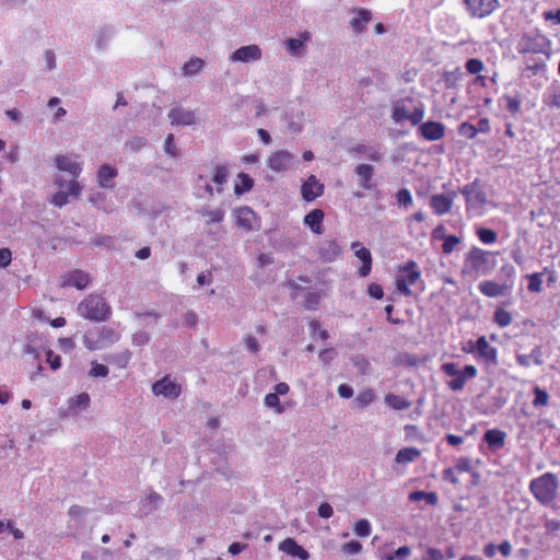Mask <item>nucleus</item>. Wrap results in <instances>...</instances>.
<instances>
[{"label":"nucleus","mask_w":560,"mask_h":560,"mask_svg":"<svg viewBox=\"0 0 560 560\" xmlns=\"http://www.w3.org/2000/svg\"><path fill=\"white\" fill-rule=\"evenodd\" d=\"M89 513V509H85L80 505H72L70 506L68 514L73 520H79L82 516L86 515Z\"/></svg>","instance_id":"nucleus-62"},{"label":"nucleus","mask_w":560,"mask_h":560,"mask_svg":"<svg viewBox=\"0 0 560 560\" xmlns=\"http://www.w3.org/2000/svg\"><path fill=\"white\" fill-rule=\"evenodd\" d=\"M515 268L504 265L499 273V281H492V298L506 296L514 287Z\"/></svg>","instance_id":"nucleus-7"},{"label":"nucleus","mask_w":560,"mask_h":560,"mask_svg":"<svg viewBox=\"0 0 560 560\" xmlns=\"http://www.w3.org/2000/svg\"><path fill=\"white\" fill-rule=\"evenodd\" d=\"M458 132L460 136L472 139L478 132L477 126L470 122L459 125Z\"/></svg>","instance_id":"nucleus-48"},{"label":"nucleus","mask_w":560,"mask_h":560,"mask_svg":"<svg viewBox=\"0 0 560 560\" xmlns=\"http://www.w3.org/2000/svg\"><path fill=\"white\" fill-rule=\"evenodd\" d=\"M353 364L361 374H368L370 371V363L364 357H355Z\"/></svg>","instance_id":"nucleus-58"},{"label":"nucleus","mask_w":560,"mask_h":560,"mask_svg":"<svg viewBox=\"0 0 560 560\" xmlns=\"http://www.w3.org/2000/svg\"><path fill=\"white\" fill-rule=\"evenodd\" d=\"M173 126H191L197 122L196 112L183 107H174L168 113Z\"/></svg>","instance_id":"nucleus-14"},{"label":"nucleus","mask_w":560,"mask_h":560,"mask_svg":"<svg viewBox=\"0 0 560 560\" xmlns=\"http://www.w3.org/2000/svg\"><path fill=\"white\" fill-rule=\"evenodd\" d=\"M457 192L450 190L445 194H434L430 197V207L436 215H443L451 211Z\"/></svg>","instance_id":"nucleus-10"},{"label":"nucleus","mask_w":560,"mask_h":560,"mask_svg":"<svg viewBox=\"0 0 560 560\" xmlns=\"http://www.w3.org/2000/svg\"><path fill=\"white\" fill-rule=\"evenodd\" d=\"M47 354V363L50 365V368L56 371L60 368L61 365V359L59 355L55 354L51 350H48L46 352Z\"/></svg>","instance_id":"nucleus-64"},{"label":"nucleus","mask_w":560,"mask_h":560,"mask_svg":"<svg viewBox=\"0 0 560 560\" xmlns=\"http://www.w3.org/2000/svg\"><path fill=\"white\" fill-rule=\"evenodd\" d=\"M471 15L483 18L490 13V0H465Z\"/></svg>","instance_id":"nucleus-30"},{"label":"nucleus","mask_w":560,"mask_h":560,"mask_svg":"<svg viewBox=\"0 0 560 560\" xmlns=\"http://www.w3.org/2000/svg\"><path fill=\"white\" fill-rule=\"evenodd\" d=\"M90 405V396L88 393H81L78 396L69 399V411L60 412L62 417L70 415H78L79 411L85 410Z\"/></svg>","instance_id":"nucleus-26"},{"label":"nucleus","mask_w":560,"mask_h":560,"mask_svg":"<svg viewBox=\"0 0 560 560\" xmlns=\"http://www.w3.org/2000/svg\"><path fill=\"white\" fill-rule=\"evenodd\" d=\"M534 395H535V398L533 400L534 407L547 406L548 405L549 394L545 389L536 386L534 388Z\"/></svg>","instance_id":"nucleus-47"},{"label":"nucleus","mask_w":560,"mask_h":560,"mask_svg":"<svg viewBox=\"0 0 560 560\" xmlns=\"http://www.w3.org/2000/svg\"><path fill=\"white\" fill-rule=\"evenodd\" d=\"M238 179L241 180V185L236 184L234 187L235 195H243L246 191H249L254 186V180L249 177V175L245 173L238 174Z\"/></svg>","instance_id":"nucleus-43"},{"label":"nucleus","mask_w":560,"mask_h":560,"mask_svg":"<svg viewBox=\"0 0 560 560\" xmlns=\"http://www.w3.org/2000/svg\"><path fill=\"white\" fill-rule=\"evenodd\" d=\"M266 407L275 409L277 413L284 412V407L280 404L279 396L275 393H269L264 398Z\"/></svg>","instance_id":"nucleus-44"},{"label":"nucleus","mask_w":560,"mask_h":560,"mask_svg":"<svg viewBox=\"0 0 560 560\" xmlns=\"http://www.w3.org/2000/svg\"><path fill=\"white\" fill-rule=\"evenodd\" d=\"M460 240L459 237L455 235H448L445 237L444 243L442 245V249L445 254H451L454 249V247L459 244Z\"/></svg>","instance_id":"nucleus-55"},{"label":"nucleus","mask_w":560,"mask_h":560,"mask_svg":"<svg viewBox=\"0 0 560 560\" xmlns=\"http://www.w3.org/2000/svg\"><path fill=\"white\" fill-rule=\"evenodd\" d=\"M200 214L206 218V224H212V223H220L223 219H224V215H225V212L223 209H208V208H202L200 210Z\"/></svg>","instance_id":"nucleus-38"},{"label":"nucleus","mask_w":560,"mask_h":560,"mask_svg":"<svg viewBox=\"0 0 560 560\" xmlns=\"http://www.w3.org/2000/svg\"><path fill=\"white\" fill-rule=\"evenodd\" d=\"M55 164L60 172L68 173L73 178L79 177L82 172L81 164L72 155H57Z\"/></svg>","instance_id":"nucleus-15"},{"label":"nucleus","mask_w":560,"mask_h":560,"mask_svg":"<svg viewBox=\"0 0 560 560\" xmlns=\"http://www.w3.org/2000/svg\"><path fill=\"white\" fill-rule=\"evenodd\" d=\"M302 196L306 201H313L324 192V185L314 175H311L301 188Z\"/></svg>","instance_id":"nucleus-18"},{"label":"nucleus","mask_w":560,"mask_h":560,"mask_svg":"<svg viewBox=\"0 0 560 560\" xmlns=\"http://www.w3.org/2000/svg\"><path fill=\"white\" fill-rule=\"evenodd\" d=\"M117 170L110 165L104 164L97 171V182L103 188H113L115 186L114 179L117 176Z\"/></svg>","instance_id":"nucleus-25"},{"label":"nucleus","mask_w":560,"mask_h":560,"mask_svg":"<svg viewBox=\"0 0 560 560\" xmlns=\"http://www.w3.org/2000/svg\"><path fill=\"white\" fill-rule=\"evenodd\" d=\"M354 533L360 537H368L371 534V524L368 520H360L354 526Z\"/></svg>","instance_id":"nucleus-49"},{"label":"nucleus","mask_w":560,"mask_h":560,"mask_svg":"<svg viewBox=\"0 0 560 560\" xmlns=\"http://www.w3.org/2000/svg\"><path fill=\"white\" fill-rule=\"evenodd\" d=\"M418 131L425 140L436 141L445 136V126L440 121H427L419 125Z\"/></svg>","instance_id":"nucleus-17"},{"label":"nucleus","mask_w":560,"mask_h":560,"mask_svg":"<svg viewBox=\"0 0 560 560\" xmlns=\"http://www.w3.org/2000/svg\"><path fill=\"white\" fill-rule=\"evenodd\" d=\"M460 192L465 196L468 209H481L487 203V195L476 180L464 186Z\"/></svg>","instance_id":"nucleus-8"},{"label":"nucleus","mask_w":560,"mask_h":560,"mask_svg":"<svg viewBox=\"0 0 560 560\" xmlns=\"http://www.w3.org/2000/svg\"><path fill=\"white\" fill-rule=\"evenodd\" d=\"M542 277L544 275L541 272H534L526 275V278L528 280L527 289L530 292L539 293L542 291Z\"/></svg>","instance_id":"nucleus-42"},{"label":"nucleus","mask_w":560,"mask_h":560,"mask_svg":"<svg viewBox=\"0 0 560 560\" xmlns=\"http://www.w3.org/2000/svg\"><path fill=\"white\" fill-rule=\"evenodd\" d=\"M279 549L292 557H298L301 560H307L310 553L292 538H287L279 545Z\"/></svg>","instance_id":"nucleus-22"},{"label":"nucleus","mask_w":560,"mask_h":560,"mask_svg":"<svg viewBox=\"0 0 560 560\" xmlns=\"http://www.w3.org/2000/svg\"><path fill=\"white\" fill-rule=\"evenodd\" d=\"M152 392L156 396L161 395L166 398L175 399L180 394V386L168 376H165L152 385Z\"/></svg>","instance_id":"nucleus-12"},{"label":"nucleus","mask_w":560,"mask_h":560,"mask_svg":"<svg viewBox=\"0 0 560 560\" xmlns=\"http://www.w3.org/2000/svg\"><path fill=\"white\" fill-rule=\"evenodd\" d=\"M400 271L406 273V277L404 278L406 279L408 285L416 284L421 277V272L417 269V264L413 260H410L405 266H402Z\"/></svg>","instance_id":"nucleus-35"},{"label":"nucleus","mask_w":560,"mask_h":560,"mask_svg":"<svg viewBox=\"0 0 560 560\" xmlns=\"http://www.w3.org/2000/svg\"><path fill=\"white\" fill-rule=\"evenodd\" d=\"M547 60L548 59H541L535 55L525 56L523 59L524 67L522 68V77L529 79L533 75L545 74L547 71Z\"/></svg>","instance_id":"nucleus-11"},{"label":"nucleus","mask_w":560,"mask_h":560,"mask_svg":"<svg viewBox=\"0 0 560 560\" xmlns=\"http://www.w3.org/2000/svg\"><path fill=\"white\" fill-rule=\"evenodd\" d=\"M396 197L399 206L407 208L412 203L411 192L407 188L398 190Z\"/></svg>","instance_id":"nucleus-50"},{"label":"nucleus","mask_w":560,"mask_h":560,"mask_svg":"<svg viewBox=\"0 0 560 560\" xmlns=\"http://www.w3.org/2000/svg\"><path fill=\"white\" fill-rule=\"evenodd\" d=\"M421 452L416 447H405L399 450L395 456L397 464H408L420 457Z\"/></svg>","instance_id":"nucleus-34"},{"label":"nucleus","mask_w":560,"mask_h":560,"mask_svg":"<svg viewBox=\"0 0 560 560\" xmlns=\"http://www.w3.org/2000/svg\"><path fill=\"white\" fill-rule=\"evenodd\" d=\"M463 349L468 352L480 354L485 358L490 357L489 345L485 336H481L476 341L468 340Z\"/></svg>","instance_id":"nucleus-29"},{"label":"nucleus","mask_w":560,"mask_h":560,"mask_svg":"<svg viewBox=\"0 0 560 560\" xmlns=\"http://www.w3.org/2000/svg\"><path fill=\"white\" fill-rule=\"evenodd\" d=\"M262 57V51L259 48L258 45H247L243 46L235 51L232 52L230 56V60L233 62L240 61V62H252L260 60Z\"/></svg>","instance_id":"nucleus-13"},{"label":"nucleus","mask_w":560,"mask_h":560,"mask_svg":"<svg viewBox=\"0 0 560 560\" xmlns=\"http://www.w3.org/2000/svg\"><path fill=\"white\" fill-rule=\"evenodd\" d=\"M90 283V276L82 270H74L67 276H65V281L62 285H71L75 287L79 290H82L88 287Z\"/></svg>","instance_id":"nucleus-27"},{"label":"nucleus","mask_w":560,"mask_h":560,"mask_svg":"<svg viewBox=\"0 0 560 560\" xmlns=\"http://www.w3.org/2000/svg\"><path fill=\"white\" fill-rule=\"evenodd\" d=\"M351 248L355 249V256L362 261V266L359 269V276L360 277H366L371 272L372 268V256L371 252L366 248L360 245L359 242H353L351 244Z\"/></svg>","instance_id":"nucleus-20"},{"label":"nucleus","mask_w":560,"mask_h":560,"mask_svg":"<svg viewBox=\"0 0 560 560\" xmlns=\"http://www.w3.org/2000/svg\"><path fill=\"white\" fill-rule=\"evenodd\" d=\"M516 49L518 54L524 55V57L541 54L546 56V59H549L551 56V43L542 35L522 36L516 45Z\"/></svg>","instance_id":"nucleus-4"},{"label":"nucleus","mask_w":560,"mask_h":560,"mask_svg":"<svg viewBox=\"0 0 560 560\" xmlns=\"http://www.w3.org/2000/svg\"><path fill=\"white\" fill-rule=\"evenodd\" d=\"M54 185L59 189L50 198V202L62 208L69 203V198L78 199L82 191V186L75 178L66 179L62 175H56L54 178Z\"/></svg>","instance_id":"nucleus-3"},{"label":"nucleus","mask_w":560,"mask_h":560,"mask_svg":"<svg viewBox=\"0 0 560 560\" xmlns=\"http://www.w3.org/2000/svg\"><path fill=\"white\" fill-rule=\"evenodd\" d=\"M541 347L536 346L529 354H517L516 361L522 366H529L530 362H534L536 365H541L544 363L541 359Z\"/></svg>","instance_id":"nucleus-32"},{"label":"nucleus","mask_w":560,"mask_h":560,"mask_svg":"<svg viewBox=\"0 0 560 560\" xmlns=\"http://www.w3.org/2000/svg\"><path fill=\"white\" fill-rule=\"evenodd\" d=\"M109 373V370L106 365L100 364L96 362L92 363V369L90 370L89 374L93 377H105Z\"/></svg>","instance_id":"nucleus-53"},{"label":"nucleus","mask_w":560,"mask_h":560,"mask_svg":"<svg viewBox=\"0 0 560 560\" xmlns=\"http://www.w3.org/2000/svg\"><path fill=\"white\" fill-rule=\"evenodd\" d=\"M512 314L503 307H497L493 314V322L500 327H506L512 323Z\"/></svg>","instance_id":"nucleus-41"},{"label":"nucleus","mask_w":560,"mask_h":560,"mask_svg":"<svg viewBox=\"0 0 560 560\" xmlns=\"http://www.w3.org/2000/svg\"><path fill=\"white\" fill-rule=\"evenodd\" d=\"M77 310L81 317L92 322H104L112 314L109 304L98 294H90L79 303Z\"/></svg>","instance_id":"nucleus-1"},{"label":"nucleus","mask_w":560,"mask_h":560,"mask_svg":"<svg viewBox=\"0 0 560 560\" xmlns=\"http://www.w3.org/2000/svg\"><path fill=\"white\" fill-rule=\"evenodd\" d=\"M410 109L404 101H398L393 105L392 118L395 124H400L408 119Z\"/></svg>","instance_id":"nucleus-36"},{"label":"nucleus","mask_w":560,"mask_h":560,"mask_svg":"<svg viewBox=\"0 0 560 560\" xmlns=\"http://www.w3.org/2000/svg\"><path fill=\"white\" fill-rule=\"evenodd\" d=\"M150 341V335L145 331H138L132 335V343L135 346H144Z\"/></svg>","instance_id":"nucleus-59"},{"label":"nucleus","mask_w":560,"mask_h":560,"mask_svg":"<svg viewBox=\"0 0 560 560\" xmlns=\"http://www.w3.org/2000/svg\"><path fill=\"white\" fill-rule=\"evenodd\" d=\"M340 246L335 240H325L318 246V255L324 261H332L340 255Z\"/></svg>","instance_id":"nucleus-21"},{"label":"nucleus","mask_w":560,"mask_h":560,"mask_svg":"<svg viewBox=\"0 0 560 560\" xmlns=\"http://www.w3.org/2000/svg\"><path fill=\"white\" fill-rule=\"evenodd\" d=\"M505 436V432L498 429H492V452L494 450L501 448L504 445Z\"/></svg>","instance_id":"nucleus-51"},{"label":"nucleus","mask_w":560,"mask_h":560,"mask_svg":"<svg viewBox=\"0 0 560 560\" xmlns=\"http://www.w3.org/2000/svg\"><path fill=\"white\" fill-rule=\"evenodd\" d=\"M441 370L446 375L453 377V380L447 383L453 392L462 390L467 380L475 377L477 374V370L474 365H466L462 371L458 364L454 362L442 364Z\"/></svg>","instance_id":"nucleus-5"},{"label":"nucleus","mask_w":560,"mask_h":560,"mask_svg":"<svg viewBox=\"0 0 560 560\" xmlns=\"http://www.w3.org/2000/svg\"><path fill=\"white\" fill-rule=\"evenodd\" d=\"M246 349L253 353H257L260 351V345L257 339L250 335L245 336L244 338Z\"/></svg>","instance_id":"nucleus-61"},{"label":"nucleus","mask_w":560,"mask_h":560,"mask_svg":"<svg viewBox=\"0 0 560 560\" xmlns=\"http://www.w3.org/2000/svg\"><path fill=\"white\" fill-rule=\"evenodd\" d=\"M229 176V170L225 165H218L212 176V182L218 185L217 191L221 194L223 191L222 185L226 183Z\"/></svg>","instance_id":"nucleus-40"},{"label":"nucleus","mask_w":560,"mask_h":560,"mask_svg":"<svg viewBox=\"0 0 560 560\" xmlns=\"http://www.w3.org/2000/svg\"><path fill=\"white\" fill-rule=\"evenodd\" d=\"M374 399H375V394H374L373 389L368 388L358 394V396L355 397V404L360 408H364V407L369 406Z\"/></svg>","instance_id":"nucleus-45"},{"label":"nucleus","mask_w":560,"mask_h":560,"mask_svg":"<svg viewBox=\"0 0 560 560\" xmlns=\"http://www.w3.org/2000/svg\"><path fill=\"white\" fill-rule=\"evenodd\" d=\"M148 144V140L143 137H133L126 145L133 152H138Z\"/></svg>","instance_id":"nucleus-52"},{"label":"nucleus","mask_w":560,"mask_h":560,"mask_svg":"<svg viewBox=\"0 0 560 560\" xmlns=\"http://www.w3.org/2000/svg\"><path fill=\"white\" fill-rule=\"evenodd\" d=\"M544 527L546 535L556 537L560 533V520L545 518Z\"/></svg>","instance_id":"nucleus-46"},{"label":"nucleus","mask_w":560,"mask_h":560,"mask_svg":"<svg viewBox=\"0 0 560 560\" xmlns=\"http://www.w3.org/2000/svg\"><path fill=\"white\" fill-rule=\"evenodd\" d=\"M354 173L360 178V186L363 189L371 190L374 188L372 177L374 175V167L370 164H359L354 168Z\"/></svg>","instance_id":"nucleus-24"},{"label":"nucleus","mask_w":560,"mask_h":560,"mask_svg":"<svg viewBox=\"0 0 560 560\" xmlns=\"http://www.w3.org/2000/svg\"><path fill=\"white\" fill-rule=\"evenodd\" d=\"M362 550V545L358 540H351L342 546V551L348 555H358Z\"/></svg>","instance_id":"nucleus-57"},{"label":"nucleus","mask_w":560,"mask_h":560,"mask_svg":"<svg viewBox=\"0 0 560 560\" xmlns=\"http://www.w3.org/2000/svg\"><path fill=\"white\" fill-rule=\"evenodd\" d=\"M324 219V212L320 209L312 210L304 218V223L310 226V229L316 233L322 234V222Z\"/></svg>","instance_id":"nucleus-31"},{"label":"nucleus","mask_w":560,"mask_h":560,"mask_svg":"<svg viewBox=\"0 0 560 560\" xmlns=\"http://www.w3.org/2000/svg\"><path fill=\"white\" fill-rule=\"evenodd\" d=\"M385 402L395 410H405L411 406L409 400L392 393L385 396Z\"/></svg>","instance_id":"nucleus-37"},{"label":"nucleus","mask_w":560,"mask_h":560,"mask_svg":"<svg viewBox=\"0 0 560 560\" xmlns=\"http://www.w3.org/2000/svg\"><path fill=\"white\" fill-rule=\"evenodd\" d=\"M529 490L535 499L544 505L553 502L558 490V480L555 474L546 472L529 483Z\"/></svg>","instance_id":"nucleus-2"},{"label":"nucleus","mask_w":560,"mask_h":560,"mask_svg":"<svg viewBox=\"0 0 560 560\" xmlns=\"http://www.w3.org/2000/svg\"><path fill=\"white\" fill-rule=\"evenodd\" d=\"M236 225L246 231L253 230V222L256 220L255 212L248 207H241L234 211Z\"/></svg>","instance_id":"nucleus-23"},{"label":"nucleus","mask_w":560,"mask_h":560,"mask_svg":"<svg viewBox=\"0 0 560 560\" xmlns=\"http://www.w3.org/2000/svg\"><path fill=\"white\" fill-rule=\"evenodd\" d=\"M164 151L173 158L178 155V151L174 144V136L172 133H170L164 141Z\"/></svg>","instance_id":"nucleus-56"},{"label":"nucleus","mask_w":560,"mask_h":560,"mask_svg":"<svg viewBox=\"0 0 560 560\" xmlns=\"http://www.w3.org/2000/svg\"><path fill=\"white\" fill-rule=\"evenodd\" d=\"M488 253L472 247L464 262V272L472 278L485 276L488 272Z\"/></svg>","instance_id":"nucleus-6"},{"label":"nucleus","mask_w":560,"mask_h":560,"mask_svg":"<svg viewBox=\"0 0 560 560\" xmlns=\"http://www.w3.org/2000/svg\"><path fill=\"white\" fill-rule=\"evenodd\" d=\"M466 69L469 73L476 74L483 69V63L479 59H469L466 62Z\"/></svg>","instance_id":"nucleus-63"},{"label":"nucleus","mask_w":560,"mask_h":560,"mask_svg":"<svg viewBox=\"0 0 560 560\" xmlns=\"http://www.w3.org/2000/svg\"><path fill=\"white\" fill-rule=\"evenodd\" d=\"M311 40V33L303 32L296 38H289L284 42L287 52L293 57H302L306 50V43Z\"/></svg>","instance_id":"nucleus-16"},{"label":"nucleus","mask_w":560,"mask_h":560,"mask_svg":"<svg viewBox=\"0 0 560 560\" xmlns=\"http://www.w3.org/2000/svg\"><path fill=\"white\" fill-rule=\"evenodd\" d=\"M424 117V109L423 107H416L412 110H410L408 119L412 126L420 125L421 120Z\"/></svg>","instance_id":"nucleus-54"},{"label":"nucleus","mask_w":560,"mask_h":560,"mask_svg":"<svg viewBox=\"0 0 560 560\" xmlns=\"http://www.w3.org/2000/svg\"><path fill=\"white\" fill-rule=\"evenodd\" d=\"M352 12L355 14V16L350 20V27L354 33L361 34L365 31L366 25L371 22L372 13L370 10L363 8L354 9Z\"/></svg>","instance_id":"nucleus-19"},{"label":"nucleus","mask_w":560,"mask_h":560,"mask_svg":"<svg viewBox=\"0 0 560 560\" xmlns=\"http://www.w3.org/2000/svg\"><path fill=\"white\" fill-rule=\"evenodd\" d=\"M114 35V27L112 26H102L100 27L93 37L94 44L98 50H105L108 46L109 40Z\"/></svg>","instance_id":"nucleus-28"},{"label":"nucleus","mask_w":560,"mask_h":560,"mask_svg":"<svg viewBox=\"0 0 560 560\" xmlns=\"http://www.w3.org/2000/svg\"><path fill=\"white\" fill-rule=\"evenodd\" d=\"M98 343L102 345V349L107 348L108 346L117 342L120 338V335L115 329L104 326L100 330L98 334Z\"/></svg>","instance_id":"nucleus-33"},{"label":"nucleus","mask_w":560,"mask_h":560,"mask_svg":"<svg viewBox=\"0 0 560 560\" xmlns=\"http://www.w3.org/2000/svg\"><path fill=\"white\" fill-rule=\"evenodd\" d=\"M320 296L318 293L310 292L305 296V307L308 310H314L318 305Z\"/></svg>","instance_id":"nucleus-60"},{"label":"nucleus","mask_w":560,"mask_h":560,"mask_svg":"<svg viewBox=\"0 0 560 560\" xmlns=\"http://www.w3.org/2000/svg\"><path fill=\"white\" fill-rule=\"evenodd\" d=\"M205 66V61L200 58H190L183 66V74L186 77H191L197 74Z\"/></svg>","instance_id":"nucleus-39"},{"label":"nucleus","mask_w":560,"mask_h":560,"mask_svg":"<svg viewBox=\"0 0 560 560\" xmlns=\"http://www.w3.org/2000/svg\"><path fill=\"white\" fill-rule=\"evenodd\" d=\"M295 162V156L287 150H278L270 154L267 165L277 173L289 171Z\"/></svg>","instance_id":"nucleus-9"}]
</instances>
